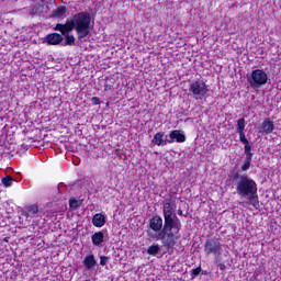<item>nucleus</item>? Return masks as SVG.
I'll list each match as a JSON object with an SVG mask.
<instances>
[{
    "instance_id": "1",
    "label": "nucleus",
    "mask_w": 281,
    "mask_h": 281,
    "mask_svg": "<svg viewBox=\"0 0 281 281\" xmlns=\"http://www.w3.org/2000/svg\"><path fill=\"white\" fill-rule=\"evenodd\" d=\"M57 32H60L65 36L66 42L64 45H74L76 37L69 35V32L76 31L78 41H83L89 34H91V14L89 12L81 11L76 13L71 20H67L65 24L58 23L55 26Z\"/></svg>"
},
{
    "instance_id": "2",
    "label": "nucleus",
    "mask_w": 281,
    "mask_h": 281,
    "mask_svg": "<svg viewBox=\"0 0 281 281\" xmlns=\"http://www.w3.org/2000/svg\"><path fill=\"white\" fill-rule=\"evenodd\" d=\"M181 232V220L178 216L175 217H165L164 227L160 233L148 232L147 235L151 240H161L162 246L170 249L177 245Z\"/></svg>"
},
{
    "instance_id": "3",
    "label": "nucleus",
    "mask_w": 281,
    "mask_h": 281,
    "mask_svg": "<svg viewBox=\"0 0 281 281\" xmlns=\"http://www.w3.org/2000/svg\"><path fill=\"white\" fill-rule=\"evenodd\" d=\"M233 181L236 186V193L240 199L258 194V184L254 179L249 178V176L235 172L233 175Z\"/></svg>"
},
{
    "instance_id": "4",
    "label": "nucleus",
    "mask_w": 281,
    "mask_h": 281,
    "mask_svg": "<svg viewBox=\"0 0 281 281\" xmlns=\"http://www.w3.org/2000/svg\"><path fill=\"white\" fill-rule=\"evenodd\" d=\"M247 82L251 89H260L269 82V75L263 69L252 70L246 76Z\"/></svg>"
},
{
    "instance_id": "5",
    "label": "nucleus",
    "mask_w": 281,
    "mask_h": 281,
    "mask_svg": "<svg viewBox=\"0 0 281 281\" xmlns=\"http://www.w3.org/2000/svg\"><path fill=\"white\" fill-rule=\"evenodd\" d=\"M221 251H223V245L221 244V239L213 237L205 240L204 252L206 256H221Z\"/></svg>"
},
{
    "instance_id": "6",
    "label": "nucleus",
    "mask_w": 281,
    "mask_h": 281,
    "mask_svg": "<svg viewBox=\"0 0 281 281\" xmlns=\"http://www.w3.org/2000/svg\"><path fill=\"white\" fill-rule=\"evenodd\" d=\"M189 91L201 100L202 98H205V95H207L209 89L205 82L198 80L190 83Z\"/></svg>"
},
{
    "instance_id": "7",
    "label": "nucleus",
    "mask_w": 281,
    "mask_h": 281,
    "mask_svg": "<svg viewBox=\"0 0 281 281\" xmlns=\"http://www.w3.org/2000/svg\"><path fill=\"white\" fill-rule=\"evenodd\" d=\"M149 229L153 234H160L164 229V218L160 215H155L149 220Z\"/></svg>"
},
{
    "instance_id": "8",
    "label": "nucleus",
    "mask_w": 281,
    "mask_h": 281,
    "mask_svg": "<svg viewBox=\"0 0 281 281\" xmlns=\"http://www.w3.org/2000/svg\"><path fill=\"white\" fill-rule=\"evenodd\" d=\"M175 142H178V144H183V142H186V134L179 130L171 131L169 134L168 144H173Z\"/></svg>"
},
{
    "instance_id": "9",
    "label": "nucleus",
    "mask_w": 281,
    "mask_h": 281,
    "mask_svg": "<svg viewBox=\"0 0 281 281\" xmlns=\"http://www.w3.org/2000/svg\"><path fill=\"white\" fill-rule=\"evenodd\" d=\"M260 128V133H263L265 135H271V133L276 131V125L273 124V121H271V119L266 117L261 123Z\"/></svg>"
},
{
    "instance_id": "10",
    "label": "nucleus",
    "mask_w": 281,
    "mask_h": 281,
    "mask_svg": "<svg viewBox=\"0 0 281 281\" xmlns=\"http://www.w3.org/2000/svg\"><path fill=\"white\" fill-rule=\"evenodd\" d=\"M162 214L164 218H172L177 216V214L175 213V207H172V202H170V200H166L164 202Z\"/></svg>"
},
{
    "instance_id": "11",
    "label": "nucleus",
    "mask_w": 281,
    "mask_h": 281,
    "mask_svg": "<svg viewBox=\"0 0 281 281\" xmlns=\"http://www.w3.org/2000/svg\"><path fill=\"white\" fill-rule=\"evenodd\" d=\"M38 214V205L36 204H31L25 206L23 216L26 218H35V216Z\"/></svg>"
},
{
    "instance_id": "12",
    "label": "nucleus",
    "mask_w": 281,
    "mask_h": 281,
    "mask_svg": "<svg viewBox=\"0 0 281 281\" xmlns=\"http://www.w3.org/2000/svg\"><path fill=\"white\" fill-rule=\"evenodd\" d=\"M45 41L48 45H60L63 43V36L58 33H52L46 35Z\"/></svg>"
},
{
    "instance_id": "13",
    "label": "nucleus",
    "mask_w": 281,
    "mask_h": 281,
    "mask_svg": "<svg viewBox=\"0 0 281 281\" xmlns=\"http://www.w3.org/2000/svg\"><path fill=\"white\" fill-rule=\"evenodd\" d=\"M166 133L158 132L154 135V138L151 139V144L155 146H166L168 144V138L164 139V136Z\"/></svg>"
},
{
    "instance_id": "14",
    "label": "nucleus",
    "mask_w": 281,
    "mask_h": 281,
    "mask_svg": "<svg viewBox=\"0 0 281 281\" xmlns=\"http://www.w3.org/2000/svg\"><path fill=\"white\" fill-rule=\"evenodd\" d=\"M92 225H94V227H104V225H106V216L102 213L94 214L92 217Z\"/></svg>"
},
{
    "instance_id": "15",
    "label": "nucleus",
    "mask_w": 281,
    "mask_h": 281,
    "mask_svg": "<svg viewBox=\"0 0 281 281\" xmlns=\"http://www.w3.org/2000/svg\"><path fill=\"white\" fill-rule=\"evenodd\" d=\"M83 265L88 271L93 269V267L98 265V261H95V256L93 255L86 256L83 259Z\"/></svg>"
},
{
    "instance_id": "16",
    "label": "nucleus",
    "mask_w": 281,
    "mask_h": 281,
    "mask_svg": "<svg viewBox=\"0 0 281 281\" xmlns=\"http://www.w3.org/2000/svg\"><path fill=\"white\" fill-rule=\"evenodd\" d=\"M92 245L94 247H99L101 243H104V233L102 232H97L91 236Z\"/></svg>"
},
{
    "instance_id": "17",
    "label": "nucleus",
    "mask_w": 281,
    "mask_h": 281,
    "mask_svg": "<svg viewBox=\"0 0 281 281\" xmlns=\"http://www.w3.org/2000/svg\"><path fill=\"white\" fill-rule=\"evenodd\" d=\"M244 199H248V205H252V207H256V210H258V206L260 205V201H258V193L247 195Z\"/></svg>"
},
{
    "instance_id": "18",
    "label": "nucleus",
    "mask_w": 281,
    "mask_h": 281,
    "mask_svg": "<svg viewBox=\"0 0 281 281\" xmlns=\"http://www.w3.org/2000/svg\"><path fill=\"white\" fill-rule=\"evenodd\" d=\"M67 14V8L58 7L55 11H53V16L60 19V16H65Z\"/></svg>"
},
{
    "instance_id": "19",
    "label": "nucleus",
    "mask_w": 281,
    "mask_h": 281,
    "mask_svg": "<svg viewBox=\"0 0 281 281\" xmlns=\"http://www.w3.org/2000/svg\"><path fill=\"white\" fill-rule=\"evenodd\" d=\"M159 251H161V248L159 247V245H151L147 248L148 256H157Z\"/></svg>"
},
{
    "instance_id": "20",
    "label": "nucleus",
    "mask_w": 281,
    "mask_h": 281,
    "mask_svg": "<svg viewBox=\"0 0 281 281\" xmlns=\"http://www.w3.org/2000/svg\"><path fill=\"white\" fill-rule=\"evenodd\" d=\"M80 205H82V202L76 200V198L69 199V206L71 207V210H78V207H80Z\"/></svg>"
},
{
    "instance_id": "21",
    "label": "nucleus",
    "mask_w": 281,
    "mask_h": 281,
    "mask_svg": "<svg viewBox=\"0 0 281 281\" xmlns=\"http://www.w3.org/2000/svg\"><path fill=\"white\" fill-rule=\"evenodd\" d=\"M2 183L4 186V188H10V186H12V183H14V179H12V177L7 176L4 178H2Z\"/></svg>"
},
{
    "instance_id": "22",
    "label": "nucleus",
    "mask_w": 281,
    "mask_h": 281,
    "mask_svg": "<svg viewBox=\"0 0 281 281\" xmlns=\"http://www.w3.org/2000/svg\"><path fill=\"white\" fill-rule=\"evenodd\" d=\"M245 132V119H239L237 121V133Z\"/></svg>"
},
{
    "instance_id": "23",
    "label": "nucleus",
    "mask_w": 281,
    "mask_h": 281,
    "mask_svg": "<svg viewBox=\"0 0 281 281\" xmlns=\"http://www.w3.org/2000/svg\"><path fill=\"white\" fill-rule=\"evenodd\" d=\"M200 273H201V267L192 269L191 270V280H194V278H196V276H199Z\"/></svg>"
},
{
    "instance_id": "24",
    "label": "nucleus",
    "mask_w": 281,
    "mask_h": 281,
    "mask_svg": "<svg viewBox=\"0 0 281 281\" xmlns=\"http://www.w3.org/2000/svg\"><path fill=\"white\" fill-rule=\"evenodd\" d=\"M239 134V142H241V144H247L249 142V139H247V136H245V132H238Z\"/></svg>"
},
{
    "instance_id": "25",
    "label": "nucleus",
    "mask_w": 281,
    "mask_h": 281,
    "mask_svg": "<svg viewBox=\"0 0 281 281\" xmlns=\"http://www.w3.org/2000/svg\"><path fill=\"white\" fill-rule=\"evenodd\" d=\"M250 167H251V161L245 160L244 165L241 166L243 172H247V170H249Z\"/></svg>"
},
{
    "instance_id": "26",
    "label": "nucleus",
    "mask_w": 281,
    "mask_h": 281,
    "mask_svg": "<svg viewBox=\"0 0 281 281\" xmlns=\"http://www.w3.org/2000/svg\"><path fill=\"white\" fill-rule=\"evenodd\" d=\"M106 262H109V257L101 256L100 257V265H101V267H105Z\"/></svg>"
},
{
    "instance_id": "27",
    "label": "nucleus",
    "mask_w": 281,
    "mask_h": 281,
    "mask_svg": "<svg viewBox=\"0 0 281 281\" xmlns=\"http://www.w3.org/2000/svg\"><path fill=\"white\" fill-rule=\"evenodd\" d=\"M245 147H244V150H245V154L247 153H251V144L248 143H244Z\"/></svg>"
},
{
    "instance_id": "28",
    "label": "nucleus",
    "mask_w": 281,
    "mask_h": 281,
    "mask_svg": "<svg viewBox=\"0 0 281 281\" xmlns=\"http://www.w3.org/2000/svg\"><path fill=\"white\" fill-rule=\"evenodd\" d=\"M245 155H246L245 161L251 162V159H254V153H246Z\"/></svg>"
},
{
    "instance_id": "29",
    "label": "nucleus",
    "mask_w": 281,
    "mask_h": 281,
    "mask_svg": "<svg viewBox=\"0 0 281 281\" xmlns=\"http://www.w3.org/2000/svg\"><path fill=\"white\" fill-rule=\"evenodd\" d=\"M91 102H92L94 105H98V104H100V98H98V97H92V98H91Z\"/></svg>"
},
{
    "instance_id": "30",
    "label": "nucleus",
    "mask_w": 281,
    "mask_h": 281,
    "mask_svg": "<svg viewBox=\"0 0 281 281\" xmlns=\"http://www.w3.org/2000/svg\"><path fill=\"white\" fill-rule=\"evenodd\" d=\"M215 263L218 265H223V262H221V255H215Z\"/></svg>"
},
{
    "instance_id": "31",
    "label": "nucleus",
    "mask_w": 281,
    "mask_h": 281,
    "mask_svg": "<svg viewBox=\"0 0 281 281\" xmlns=\"http://www.w3.org/2000/svg\"><path fill=\"white\" fill-rule=\"evenodd\" d=\"M111 89H113V86L105 83L104 85V91H111Z\"/></svg>"
},
{
    "instance_id": "32",
    "label": "nucleus",
    "mask_w": 281,
    "mask_h": 281,
    "mask_svg": "<svg viewBox=\"0 0 281 281\" xmlns=\"http://www.w3.org/2000/svg\"><path fill=\"white\" fill-rule=\"evenodd\" d=\"M217 267L220 268L221 271H225V269H227L225 263H220V265H217Z\"/></svg>"
},
{
    "instance_id": "33",
    "label": "nucleus",
    "mask_w": 281,
    "mask_h": 281,
    "mask_svg": "<svg viewBox=\"0 0 281 281\" xmlns=\"http://www.w3.org/2000/svg\"><path fill=\"white\" fill-rule=\"evenodd\" d=\"M178 215L183 216V210H178Z\"/></svg>"
},
{
    "instance_id": "34",
    "label": "nucleus",
    "mask_w": 281,
    "mask_h": 281,
    "mask_svg": "<svg viewBox=\"0 0 281 281\" xmlns=\"http://www.w3.org/2000/svg\"><path fill=\"white\" fill-rule=\"evenodd\" d=\"M4 243H8V237L4 238Z\"/></svg>"
}]
</instances>
